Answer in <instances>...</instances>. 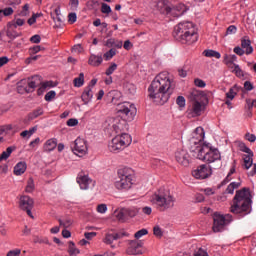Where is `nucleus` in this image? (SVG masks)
<instances>
[{"label":"nucleus","mask_w":256,"mask_h":256,"mask_svg":"<svg viewBox=\"0 0 256 256\" xmlns=\"http://www.w3.org/2000/svg\"><path fill=\"white\" fill-rule=\"evenodd\" d=\"M175 89V82L169 77L168 72H161L153 79L148 89L150 100L158 105L165 104Z\"/></svg>","instance_id":"f257e3e1"},{"label":"nucleus","mask_w":256,"mask_h":256,"mask_svg":"<svg viewBox=\"0 0 256 256\" xmlns=\"http://www.w3.org/2000/svg\"><path fill=\"white\" fill-rule=\"evenodd\" d=\"M117 112L120 117L108 120V130L114 134L122 133L127 129L128 123L134 121L137 115V108L131 102H123L118 104Z\"/></svg>","instance_id":"f03ea898"},{"label":"nucleus","mask_w":256,"mask_h":256,"mask_svg":"<svg viewBox=\"0 0 256 256\" xmlns=\"http://www.w3.org/2000/svg\"><path fill=\"white\" fill-rule=\"evenodd\" d=\"M251 193L248 188L237 190L236 195L232 198L230 212L234 215L243 218L251 213Z\"/></svg>","instance_id":"7ed1b4c3"},{"label":"nucleus","mask_w":256,"mask_h":256,"mask_svg":"<svg viewBox=\"0 0 256 256\" xmlns=\"http://www.w3.org/2000/svg\"><path fill=\"white\" fill-rule=\"evenodd\" d=\"M173 37L182 44L192 45L198 41L195 25L192 22H180L173 30Z\"/></svg>","instance_id":"20e7f679"},{"label":"nucleus","mask_w":256,"mask_h":256,"mask_svg":"<svg viewBox=\"0 0 256 256\" xmlns=\"http://www.w3.org/2000/svg\"><path fill=\"white\" fill-rule=\"evenodd\" d=\"M150 203L155 206L156 210L164 212L173 207L175 198L167 188L161 187L150 196Z\"/></svg>","instance_id":"39448f33"},{"label":"nucleus","mask_w":256,"mask_h":256,"mask_svg":"<svg viewBox=\"0 0 256 256\" xmlns=\"http://www.w3.org/2000/svg\"><path fill=\"white\" fill-rule=\"evenodd\" d=\"M156 11L163 15L178 18L183 16L187 8L183 3L176 2V0H159L158 3H156Z\"/></svg>","instance_id":"423d86ee"},{"label":"nucleus","mask_w":256,"mask_h":256,"mask_svg":"<svg viewBox=\"0 0 256 256\" xmlns=\"http://www.w3.org/2000/svg\"><path fill=\"white\" fill-rule=\"evenodd\" d=\"M198 154V159L204 161L205 163H215L221 160V153L216 148H212L210 145H204L198 147L196 151H192Z\"/></svg>","instance_id":"0eeeda50"},{"label":"nucleus","mask_w":256,"mask_h":256,"mask_svg":"<svg viewBox=\"0 0 256 256\" xmlns=\"http://www.w3.org/2000/svg\"><path fill=\"white\" fill-rule=\"evenodd\" d=\"M134 172L131 168L124 167L118 169V180L115 181V188L117 190H129L132 186V178Z\"/></svg>","instance_id":"6e6552de"},{"label":"nucleus","mask_w":256,"mask_h":256,"mask_svg":"<svg viewBox=\"0 0 256 256\" xmlns=\"http://www.w3.org/2000/svg\"><path fill=\"white\" fill-rule=\"evenodd\" d=\"M131 143V135L128 133H123L112 138L111 142L108 144V149L113 153H118L119 151L124 150L126 147L131 145Z\"/></svg>","instance_id":"1a4fd4ad"},{"label":"nucleus","mask_w":256,"mask_h":256,"mask_svg":"<svg viewBox=\"0 0 256 256\" xmlns=\"http://www.w3.org/2000/svg\"><path fill=\"white\" fill-rule=\"evenodd\" d=\"M27 84L28 88H25V93H32L36 87L40 86L38 89V95L44 93L46 89L55 87V85H53V81H46L42 83L40 76H33L32 78H28Z\"/></svg>","instance_id":"9d476101"},{"label":"nucleus","mask_w":256,"mask_h":256,"mask_svg":"<svg viewBox=\"0 0 256 256\" xmlns=\"http://www.w3.org/2000/svg\"><path fill=\"white\" fill-rule=\"evenodd\" d=\"M205 132L202 127H198L191 133L190 139H188V144L190 145L191 152H195L198 148L203 146H208V144H203Z\"/></svg>","instance_id":"9b49d317"},{"label":"nucleus","mask_w":256,"mask_h":256,"mask_svg":"<svg viewBox=\"0 0 256 256\" xmlns=\"http://www.w3.org/2000/svg\"><path fill=\"white\" fill-rule=\"evenodd\" d=\"M213 221V232L218 233L224 231L225 226L229 225L233 221V216L230 214L221 215L214 213Z\"/></svg>","instance_id":"f8f14e48"},{"label":"nucleus","mask_w":256,"mask_h":256,"mask_svg":"<svg viewBox=\"0 0 256 256\" xmlns=\"http://www.w3.org/2000/svg\"><path fill=\"white\" fill-rule=\"evenodd\" d=\"M191 175L196 179L204 180L211 176V167L207 164L199 165L191 172Z\"/></svg>","instance_id":"ddd939ff"},{"label":"nucleus","mask_w":256,"mask_h":256,"mask_svg":"<svg viewBox=\"0 0 256 256\" xmlns=\"http://www.w3.org/2000/svg\"><path fill=\"white\" fill-rule=\"evenodd\" d=\"M33 199L29 196H21L19 199V208L22 209V211H25L28 215V217L33 218L32 215V209H33Z\"/></svg>","instance_id":"4468645a"},{"label":"nucleus","mask_w":256,"mask_h":256,"mask_svg":"<svg viewBox=\"0 0 256 256\" xmlns=\"http://www.w3.org/2000/svg\"><path fill=\"white\" fill-rule=\"evenodd\" d=\"M203 110L204 106L202 105V103L198 100H194L191 104V107L187 110L188 119L200 117Z\"/></svg>","instance_id":"2eb2a0df"},{"label":"nucleus","mask_w":256,"mask_h":256,"mask_svg":"<svg viewBox=\"0 0 256 256\" xmlns=\"http://www.w3.org/2000/svg\"><path fill=\"white\" fill-rule=\"evenodd\" d=\"M73 152L79 157L87 154V143L82 138H77L73 144Z\"/></svg>","instance_id":"dca6fc26"},{"label":"nucleus","mask_w":256,"mask_h":256,"mask_svg":"<svg viewBox=\"0 0 256 256\" xmlns=\"http://www.w3.org/2000/svg\"><path fill=\"white\" fill-rule=\"evenodd\" d=\"M175 159L176 161H178L179 164H181L184 167H187L190 164V155L189 152H187V150L179 149L178 151H176Z\"/></svg>","instance_id":"f3484780"},{"label":"nucleus","mask_w":256,"mask_h":256,"mask_svg":"<svg viewBox=\"0 0 256 256\" xmlns=\"http://www.w3.org/2000/svg\"><path fill=\"white\" fill-rule=\"evenodd\" d=\"M92 183H93V180H91V178L88 177V175L85 174L84 172H80L77 175V184H79L80 189L88 190Z\"/></svg>","instance_id":"a211bd4d"},{"label":"nucleus","mask_w":256,"mask_h":256,"mask_svg":"<svg viewBox=\"0 0 256 256\" xmlns=\"http://www.w3.org/2000/svg\"><path fill=\"white\" fill-rule=\"evenodd\" d=\"M125 236H126L125 232L108 233L105 235V238L103 239V243H105L106 245H111V248L114 249L115 246L112 245V243H114V241L122 239Z\"/></svg>","instance_id":"6ab92c4d"},{"label":"nucleus","mask_w":256,"mask_h":256,"mask_svg":"<svg viewBox=\"0 0 256 256\" xmlns=\"http://www.w3.org/2000/svg\"><path fill=\"white\" fill-rule=\"evenodd\" d=\"M143 246V242L141 241H130L129 248H127V254L129 255H141L143 254V250L141 247Z\"/></svg>","instance_id":"aec40b11"},{"label":"nucleus","mask_w":256,"mask_h":256,"mask_svg":"<svg viewBox=\"0 0 256 256\" xmlns=\"http://www.w3.org/2000/svg\"><path fill=\"white\" fill-rule=\"evenodd\" d=\"M243 168L250 170L248 171V176L253 177L256 175V165L253 163V158L251 156L247 155L243 158Z\"/></svg>","instance_id":"412c9836"},{"label":"nucleus","mask_w":256,"mask_h":256,"mask_svg":"<svg viewBox=\"0 0 256 256\" xmlns=\"http://www.w3.org/2000/svg\"><path fill=\"white\" fill-rule=\"evenodd\" d=\"M102 63H103L102 55L91 54V56H89V59H88L89 66L98 68L100 65H102Z\"/></svg>","instance_id":"4be33fe9"},{"label":"nucleus","mask_w":256,"mask_h":256,"mask_svg":"<svg viewBox=\"0 0 256 256\" xmlns=\"http://www.w3.org/2000/svg\"><path fill=\"white\" fill-rule=\"evenodd\" d=\"M26 169H27L26 162H20V163L15 165V167L13 169V173L16 176H22L26 172Z\"/></svg>","instance_id":"5701e85b"},{"label":"nucleus","mask_w":256,"mask_h":256,"mask_svg":"<svg viewBox=\"0 0 256 256\" xmlns=\"http://www.w3.org/2000/svg\"><path fill=\"white\" fill-rule=\"evenodd\" d=\"M91 99H93V91L90 87H86L82 93V101L83 103L88 104Z\"/></svg>","instance_id":"b1692460"},{"label":"nucleus","mask_w":256,"mask_h":256,"mask_svg":"<svg viewBox=\"0 0 256 256\" xmlns=\"http://www.w3.org/2000/svg\"><path fill=\"white\" fill-rule=\"evenodd\" d=\"M122 41L116 40L114 38L108 39L105 43V46L108 48L115 47L117 49H122Z\"/></svg>","instance_id":"393cba45"},{"label":"nucleus","mask_w":256,"mask_h":256,"mask_svg":"<svg viewBox=\"0 0 256 256\" xmlns=\"http://www.w3.org/2000/svg\"><path fill=\"white\" fill-rule=\"evenodd\" d=\"M43 114L44 110L41 107H38L36 108V110H33L32 112L28 113V121H33Z\"/></svg>","instance_id":"a878e982"},{"label":"nucleus","mask_w":256,"mask_h":256,"mask_svg":"<svg viewBox=\"0 0 256 256\" xmlns=\"http://www.w3.org/2000/svg\"><path fill=\"white\" fill-rule=\"evenodd\" d=\"M56 146H58V144L55 139L47 140V142H45L44 144V151L51 152L55 150Z\"/></svg>","instance_id":"bb28decb"},{"label":"nucleus","mask_w":256,"mask_h":256,"mask_svg":"<svg viewBox=\"0 0 256 256\" xmlns=\"http://www.w3.org/2000/svg\"><path fill=\"white\" fill-rule=\"evenodd\" d=\"M242 49L246 50V55L253 54V47L251 46V41L249 39H242Z\"/></svg>","instance_id":"cd10ccee"},{"label":"nucleus","mask_w":256,"mask_h":256,"mask_svg":"<svg viewBox=\"0 0 256 256\" xmlns=\"http://www.w3.org/2000/svg\"><path fill=\"white\" fill-rule=\"evenodd\" d=\"M237 95V88H231L230 91L226 92V101L225 104L230 106L231 105V100L234 99Z\"/></svg>","instance_id":"c85d7f7f"},{"label":"nucleus","mask_w":256,"mask_h":256,"mask_svg":"<svg viewBox=\"0 0 256 256\" xmlns=\"http://www.w3.org/2000/svg\"><path fill=\"white\" fill-rule=\"evenodd\" d=\"M203 55L207 58L221 59V53L216 50H204Z\"/></svg>","instance_id":"c756f323"},{"label":"nucleus","mask_w":256,"mask_h":256,"mask_svg":"<svg viewBox=\"0 0 256 256\" xmlns=\"http://www.w3.org/2000/svg\"><path fill=\"white\" fill-rule=\"evenodd\" d=\"M114 216L115 218H117L118 221H120L121 223L125 222L129 217L127 214H125L123 211L121 210H117L114 212Z\"/></svg>","instance_id":"7c9ffc66"},{"label":"nucleus","mask_w":256,"mask_h":256,"mask_svg":"<svg viewBox=\"0 0 256 256\" xmlns=\"http://www.w3.org/2000/svg\"><path fill=\"white\" fill-rule=\"evenodd\" d=\"M240 187V182H231L228 187H226L225 194H234V190Z\"/></svg>","instance_id":"2f4dec72"},{"label":"nucleus","mask_w":256,"mask_h":256,"mask_svg":"<svg viewBox=\"0 0 256 256\" xmlns=\"http://www.w3.org/2000/svg\"><path fill=\"white\" fill-rule=\"evenodd\" d=\"M13 150H15V148L7 147L6 151L1 153V155H0V163H1V161H6L7 159L10 158V155L12 154Z\"/></svg>","instance_id":"473e14b6"},{"label":"nucleus","mask_w":256,"mask_h":256,"mask_svg":"<svg viewBox=\"0 0 256 256\" xmlns=\"http://www.w3.org/2000/svg\"><path fill=\"white\" fill-rule=\"evenodd\" d=\"M74 87L81 88L84 84V75L80 73L78 77L73 80Z\"/></svg>","instance_id":"72a5a7b5"},{"label":"nucleus","mask_w":256,"mask_h":256,"mask_svg":"<svg viewBox=\"0 0 256 256\" xmlns=\"http://www.w3.org/2000/svg\"><path fill=\"white\" fill-rule=\"evenodd\" d=\"M60 227L67 229L71 227L72 221L69 217H65L63 219L58 220Z\"/></svg>","instance_id":"f704fd0d"},{"label":"nucleus","mask_w":256,"mask_h":256,"mask_svg":"<svg viewBox=\"0 0 256 256\" xmlns=\"http://www.w3.org/2000/svg\"><path fill=\"white\" fill-rule=\"evenodd\" d=\"M121 212L125 213L128 217L133 218L137 215L138 211L135 208H123Z\"/></svg>","instance_id":"c9c22d12"},{"label":"nucleus","mask_w":256,"mask_h":256,"mask_svg":"<svg viewBox=\"0 0 256 256\" xmlns=\"http://www.w3.org/2000/svg\"><path fill=\"white\" fill-rule=\"evenodd\" d=\"M100 3L97 0H91L90 2L86 3V7H88L89 10L97 11L99 9Z\"/></svg>","instance_id":"e433bc0d"},{"label":"nucleus","mask_w":256,"mask_h":256,"mask_svg":"<svg viewBox=\"0 0 256 256\" xmlns=\"http://www.w3.org/2000/svg\"><path fill=\"white\" fill-rule=\"evenodd\" d=\"M240 152L247 153L248 156H253V151L247 147V145L243 142H239L238 144Z\"/></svg>","instance_id":"4c0bfd02"},{"label":"nucleus","mask_w":256,"mask_h":256,"mask_svg":"<svg viewBox=\"0 0 256 256\" xmlns=\"http://www.w3.org/2000/svg\"><path fill=\"white\" fill-rule=\"evenodd\" d=\"M35 190V183L33 182V178H28L27 186H25V192L28 194L32 193Z\"/></svg>","instance_id":"58836bf2"},{"label":"nucleus","mask_w":256,"mask_h":256,"mask_svg":"<svg viewBox=\"0 0 256 256\" xmlns=\"http://www.w3.org/2000/svg\"><path fill=\"white\" fill-rule=\"evenodd\" d=\"M115 55H116V50L111 49V50H108V52H105V54H103V58H105L106 61H110L113 57H115Z\"/></svg>","instance_id":"ea45409f"},{"label":"nucleus","mask_w":256,"mask_h":256,"mask_svg":"<svg viewBox=\"0 0 256 256\" xmlns=\"http://www.w3.org/2000/svg\"><path fill=\"white\" fill-rule=\"evenodd\" d=\"M13 14V8L12 7H7V8H4V9H1L0 10V18L1 16H11Z\"/></svg>","instance_id":"a19ab883"},{"label":"nucleus","mask_w":256,"mask_h":256,"mask_svg":"<svg viewBox=\"0 0 256 256\" xmlns=\"http://www.w3.org/2000/svg\"><path fill=\"white\" fill-rule=\"evenodd\" d=\"M68 252L70 255H79L80 251L74 246L73 242H70Z\"/></svg>","instance_id":"79ce46f5"},{"label":"nucleus","mask_w":256,"mask_h":256,"mask_svg":"<svg viewBox=\"0 0 256 256\" xmlns=\"http://www.w3.org/2000/svg\"><path fill=\"white\" fill-rule=\"evenodd\" d=\"M233 52L238 55L239 57H242L243 55H247V49H243L241 47H236L233 49Z\"/></svg>","instance_id":"37998d69"},{"label":"nucleus","mask_w":256,"mask_h":256,"mask_svg":"<svg viewBox=\"0 0 256 256\" xmlns=\"http://www.w3.org/2000/svg\"><path fill=\"white\" fill-rule=\"evenodd\" d=\"M148 234V231L146 230V229H141V230H138L136 233H135V235H134V237H135V239H140V238H142L143 236H146Z\"/></svg>","instance_id":"c03bdc74"},{"label":"nucleus","mask_w":256,"mask_h":256,"mask_svg":"<svg viewBox=\"0 0 256 256\" xmlns=\"http://www.w3.org/2000/svg\"><path fill=\"white\" fill-rule=\"evenodd\" d=\"M29 15V4H25L22 6L21 12H19V16L26 17Z\"/></svg>","instance_id":"a18cd8bd"},{"label":"nucleus","mask_w":256,"mask_h":256,"mask_svg":"<svg viewBox=\"0 0 256 256\" xmlns=\"http://www.w3.org/2000/svg\"><path fill=\"white\" fill-rule=\"evenodd\" d=\"M194 85L196 87H199L200 89H204L205 86H206V83L204 80L200 79V78H197V79H194Z\"/></svg>","instance_id":"49530a36"},{"label":"nucleus","mask_w":256,"mask_h":256,"mask_svg":"<svg viewBox=\"0 0 256 256\" xmlns=\"http://www.w3.org/2000/svg\"><path fill=\"white\" fill-rule=\"evenodd\" d=\"M56 97V92L55 91H50V92H47V94H45V101L47 102H51V100L55 99Z\"/></svg>","instance_id":"de8ad7c7"},{"label":"nucleus","mask_w":256,"mask_h":256,"mask_svg":"<svg viewBox=\"0 0 256 256\" xmlns=\"http://www.w3.org/2000/svg\"><path fill=\"white\" fill-rule=\"evenodd\" d=\"M115 70H117V64L111 63V66H109V68L105 72L106 76L112 75V73H114Z\"/></svg>","instance_id":"09e8293b"},{"label":"nucleus","mask_w":256,"mask_h":256,"mask_svg":"<svg viewBox=\"0 0 256 256\" xmlns=\"http://www.w3.org/2000/svg\"><path fill=\"white\" fill-rule=\"evenodd\" d=\"M153 235L158 238H161V236H163V231L161 230L160 226L153 227Z\"/></svg>","instance_id":"8fccbe9b"},{"label":"nucleus","mask_w":256,"mask_h":256,"mask_svg":"<svg viewBox=\"0 0 256 256\" xmlns=\"http://www.w3.org/2000/svg\"><path fill=\"white\" fill-rule=\"evenodd\" d=\"M103 14H110L111 13V6H109L106 3H102V9H101Z\"/></svg>","instance_id":"3c124183"},{"label":"nucleus","mask_w":256,"mask_h":256,"mask_svg":"<svg viewBox=\"0 0 256 256\" xmlns=\"http://www.w3.org/2000/svg\"><path fill=\"white\" fill-rule=\"evenodd\" d=\"M106 211H108V207L106 206V204H100L97 206V212L100 214H105Z\"/></svg>","instance_id":"603ef678"},{"label":"nucleus","mask_w":256,"mask_h":256,"mask_svg":"<svg viewBox=\"0 0 256 256\" xmlns=\"http://www.w3.org/2000/svg\"><path fill=\"white\" fill-rule=\"evenodd\" d=\"M176 104H178L179 107L184 108L185 98L183 96H178V98H176Z\"/></svg>","instance_id":"864d4df0"},{"label":"nucleus","mask_w":256,"mask_h":256,"mask_svg":"<svg viewBox=\"0 0 256 256\" xmlns=\"http://www.w3.org/2000/svg\"><path fill=\"white\" fill-rule=\"evenodd\" d=\"M77 21V15L74 12H71L70 14H68V22H70V24H74Z\"/></svg>","instance_id":"5fc2aeb1"},{"label":"nucleus","mask_w":256,"mask_h":256,"mask_svg":"<svg viewBox=\"0 0 256 256\" xmlns=\"http://www.w3.org/2000/svg\"><path fill=\"white\" fill-rule=\"evenodd\" d=\"M245 139H246V141H249V143H254V142H256V135L246 133Z\"/></svg>","instance_id":"6e6d98bb"},{"label":"nucleus","mask_w":256,"mask_h":256,"mask_svg":"<svg viewBox=\"0 0 256 256\" xmlns=\"http://www.w3.org/2000/svg\"><path fill=\"white\" fill-rule=\"evenodd\" d=\"M21 255V249H13L7 252L6 256H20Z\"/></svg>","instance_id":"4d7b16f0"},{"label":"nucleus","mask_w":256,"mask_h":256,"mask_svg":"<svg viewBox=\"0 0 256 256\" xmlns=\"http://www.w3.org/2000/svg\"><path fill=\"white\" fill-rule=\"evenodd\" d=\"M237 32L236 26L231 25L226 29V35H233Z\"/></svg>","instance_id":"13d9d810"},{"label":"nucleus","mask_w":256,"mask_h":256,"mask_svg":"<svg viewBox=\"0 0 256 256\" xmlns=\"http://www.w3.org/2000/svg\"><path fill=\"white\" fill-rule=\"evenodd\" d=\"M78 123H79V121H77L74 118H71L70 120L66 121V125L68 127H75Z\"/></svg>","instance_id":"bf43d9fd"},{"label":"nucleus","mask_w":256,"mask_h":256,"mask_svg":"<svg viewBox=\"0 0 256 256\" xmlns=\"http://www.w3.org/2000/svg\"><path fill=\"white\" fill-rule=\"evenodd\" d=\"M30 42L34 44H38L41 42V36L39 35H33L32 38H30Z\"/></svg>","instance_id":"052dcab7"},{"label":"nucleus","mask_w":256,"mask_h":256,"mask_svg":"<svg viewBox=\"0 0 256 256\" xmlns=\"http://www.w3.org/2000/svg\"><path fill=\"white\" fill-rule=\"evenodd\" d=\"M122 47H123L124 50H126V51L131 50V47H132L131 41H129V40L124 41V44H122Z\"/></svg>","instance_id":"680f3d73"},{"label":"nucleus","mask_w":256,"mask_h":256,"mask_svg":"<svg viewBox=\"0 0 256 256\" xmlns=\"http://www.w3.org/2000/svg\"><path fill=\"white\" fill-rule=\"evenodd\" d=\"M7 169H8V166H7L6 163L0 164V175L1 174H6L7 173Z\"/></svg>","instance_id":"e2e57ef3"},{"label":"nucleus","mask_w":256,"mask_h":256,"mask_svg":"<svg viewBox=\"0 0 256 256\" xmlns=\"http://www.w3.org/2000/svg\"><path fill=\"white\" fill-rule=\"evenodd\" d=\"M244 88H245L246 91H253V89H254L253 84L249 81L245 82Z\"/></svg>","instance_id":"0e129e2a"},{"label":"nucleus","mask_w":256,"mask_h":256,"mask_svg":"<svg viewBox=\"0 0 256 256\" xmlns=\"http://www.w3.org/2000/svg\"><path fill=\"white\" fill-rule=\"evenodd\" d=\"M194 256H208L207 252L199 248L198 251L194 252Z\"/></svg>","instance_id":"69168bd1"},{"label":"nucleus","mask_w":256,"mask_h":256,"mask_svg":"<svg viewBox=\"0 0 256 256\" xmlns=\"http://www.w3.org/2000/svg\"><path fill=\"white\" fill-rule=\"evenodd\" d=\"M70 5L73 10H76L79 7V0H70Z\"/></svg>","instance_id":"338daca9"},{"label":"nucleus","mask_w":256,"mask_h":256,"mask_svg":"<svg viewBox=\"0 0 256 256\" xmlns=\"http://www.w3.org/2000/svg\"><path fill=\"white\" fill-rule=\"evenodd\" d=\"M142 212L144 215H151L152 214V208L151 207H143Z\"/></svg>","instance_id":"774afa93"}]
</instances>
